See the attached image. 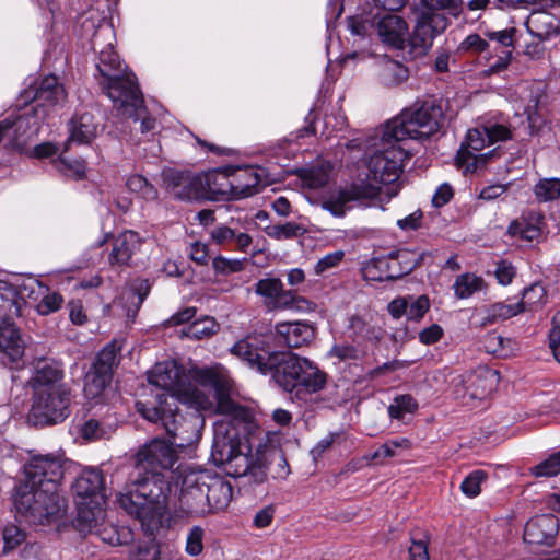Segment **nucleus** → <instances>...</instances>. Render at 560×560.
I'll return each instance as SVG.
<instances>
[{
	"instance_id": "1",
	"label": "nucleus",
	"mask_w": 560,
	"mask_h": 560,
	"mask_svg": "<svg viewBox=\"0 0 560 560\" xmlns=\"http://www.w3.org/2000/svg\"><path fill=\"white\" fill-rule=\"evenodd\" d=\"M148 380L155 387L154 393L136 402L144 419L173 433L176 423L183 420L177 402L199 412L220 415L213 423L212 462L231 477L247 474L253 465L248 435L254 429V417L250 409L231 398L232 380L224 366H194L186 371L167 360L156 363Z\"/></svg>"
},
{
	"instance_id": "2",
	"label": "nucleus",
	"mask_w": 560,
	"mask_h": 560,
	"mask_svg": "<svg viewBox=\"0 0 560 560\" xmlns=\"http://www.w3.org/2000/svg\"><path fill=\"white\" fill-rule=\"evenodd\" d=\"M172 442L154 439L141 447L136 455V465L117 502L129 515L136 517L142 529L154 535L164 527L167 500L171 494V471L177 462L175 447L183 448L195 444L199 439L196 423L179 420L175 432H167Z\"/></svg>"
},
{
	"instance_id": "3",
	"label": "nucleus",
	"mask_w": 560,
	"mask_h": 560,
	"mask_svg": "<svg viewBox=\"0 0 560 560\" xmlns=\"http://www.w3.org/2000/svg\"><path fill=\"white\" fill-rule=\"evenodd\" d=\"M410 158L409 150L405 144L394 139H386L382 130L377 149L368 161V177L370 182L358 180L339 189L332 190L322 197L319 205L335 218H343L352 209L353 202L361 200L380 199L386 194L387 198L396 196L397 189L388 187L395 183Z\"/></svg>"
},
{
	"instance_id": "4",
	"label": "nucleus",
	"mask_w": 560,
	"mask_h": 560,
	"mask_svg": "<svg viewBox=\"0 0 560 560\" xmlns=\"http://www.w3.org/2000/svg\"><path fill=\"white\" fill-rule=\"evenodd\" d=\"M177 483L180 485V491L173 512L175 521L200 518L222 512L233 497L229 481L190 465L177 467Z\"/></svg>"
},
{
	"instance_id": "5",
	"label": "nucleus",
	"mask_w": 560,
	"mask_h": 560,
	"mask_svg": "<svg viewBox=\"0 0 560 560\" xmlns=\"http://www.w3.org/2000/svg\"><path fill=\"white\" fill-rule=\"evenodd\" d=\"M22 98L24 103L33 101L34 104L0 121V143L4 141L12 148L23 147L38 132L49 112L66 102L67 92L56 75H47L26 89Z\"/></svg>"
},
{
	"instance_id": "6",
	"label": "nucleus",
	"mask_w": 560,
	"mask_h": 560,
	"mask_svg": "<svg viewBox=\"0 0 560 560\" xmlns=\"http://www.w3.org/2000/svg\"><path fill=\"white\" fill-rule=\"evenodd\" d=\"M114 38L112 25L105 23L98 25L91 40L92 48L100 55L97 63L102 77L100 85L113 104L119 103L128 112L135 113L140 102L139 88L135 75L122 69L119 57L113 47Z\"/></svg>"
},
{
	"instance_id": "7",
	"label": "nucleus",
	"mask_w": 560,
	"mask_h": 560,
	"mask_svg": "<svg viewBox=\"0 0 560 560\" xmlns=\"http://www.w3.org/2000/svg\"><path fill=\"white\" fill-rule=\"evenodd\" d=\"M273 361L278 366L272 374V381L299 400H311L327 384V374L307 358L283 352L282 355H276Z\"/></svg>"
},
{
	"instance_id": "8",
	"label": "nucleus",
	"mask_w": 560,
	"mask_h": 560,
	"mask_svg": "<svg viewBox=\"0 0 560 560\" xmlns=\"http://www.w3.org/2000/svg\"><path fill=\"white\" fill-rule=\"evenodd\" d=\"M77 517L74 525L80 533L95 528L105 516V481L96 468H85L72 485Z\"/></svg>"
},
{
	"instance_id": "9",
	"label": "nucleus",
	"mask_w": 560,
	"mask_h": 560,
	"mask_svg": "<svg viewBox=\"0 0 560 560\" xmlns=\"http://www.w3.org/2000/svg\"><path fill=\"white\" fill-rule=\"evenodd\" d=\"M14 505L26 521L44 525L61 516L63 500L59 494L58 486L24 480L16 487Z\"/></svg>"
},
{
	"instance_id": "10",
	"label": "nucleus",
	"mask_w": 560,
	"mask_h": 560,
	"mask_svg": "<svg viewBox=\"0 0 560 560\" xmlns=\"http://www.w3.org/2000/svg\"><path fill=\"white\" fill-rule=\"evenodd\" d=\"M442 107L433 101L415 104L389 120L383 128L386 139L404 144L407 139H428L441 128Z\"/></svg>"
},
{
	"instance_id": "11",
	"label": "nucleus",
	"mask_w": 560,
	"mask_h": 560,
	"mask_svg": "<svg viewBox=\"0 0 560 560\" xmlns=\"http://www.w3.org/2000/svg\"><path fill=\"white\" fill-rule=\"evenodd\" d=\"M421 5L424 10L420 12L409 37L411 47L419 54L431 48L434 38L446 30L448 19L442 11L457 16L462 11V0H421Z\"/></svg>"
},
{
	"instance_id": "12",
	"label": "nucleus",
	"mask_w": 560,
	"mask_h": 560,
	"mask_svg": "<svg viewBox=\"0 0 560 560\" xmlns=\"http://www.w3.org/2000/svg\"><path fill=\"white\" fill-rule=\"evenodd\" d=\"M71 390L58 387L32 395L28 418L34 424L47 425L63 422L70 416Z\"/></svg>"
},
{
	"instance_id": "13",
	"label": "nucleus",
	"mask_w": 560,
	"mask_h": 560,
	"mask_svg": "<svg viewBox=\"0 0 560 560\" xmlns=\"http://www.w3.org/2000/svg\"><path fill=\"white\" fill-rule=\"evenodd\" d=\"M231 353L245 362L250 369L262 375H270L276 371L278 364L273 361L276 355L283 352L271 351L267 337L262 335H247L236 341L230 349Z\"/></svg>"
},
{
	"instance_id": "14",
	"label": "nucleus",
	"mask_w": 560,
	"mask_h": 560,
	"mask_svg": "<svg viewBox=\"0 0 560 560\" xmlns=\"http://www.w3.org/2000/svg\"><path fill=\"white\" fill-rule=\"evenodd\" d=\"M62 456L59 454L35 455L25 465V480L36 483L50 482L59 487L63 477Z\"/></svg>"
},
{
	"instance_id": "15",
	"label": "nucleus",
	"mask_w": 560,
	"mask_h": 560,
	"mask_svg": "<svg viewBox=\"0 0 560 560\" xmlns=\"http://www.w3.org/2000/svg\"><path fill=\"white\" fill-rule=\"evenodd\" d=\"M164 182L173 195L182 200H200L207 198L203 174L167 170L163 173Z\"/></svg>"
},
{
	"instance_id": "16",
	"label": "nucleus",
	"mask_w": 560,
	"mask_h": 560,
	"mask_svg": "<svg viewBox=\"0 0 560 560\" xmlns=\"http://www.w3.org/2000/svg\"><path fill=\"white\" fill-rule=\"evenodd\" d=\"M150 283L147 279H135L128 283L121 295L109 307L115 314H125L128 320H133L143 301L150 292Z\"/></svg>"
},
{
	"instance_id": "17",
	"label": "nucleus",
	"mask_w": 560,
	"mask_h": 560,
	"mask_svg": "<svg viewBox=\"0 0 560 560\" xmlns=\"http://www.w3.org/2000/svg\"><path fill=\"white\" fill-rule=\"evenodd\" d=\"M372 24L376 27L380 38L385 44L395 48H404L408 40V25L400 16L384 13L374 16Z\"/></svg>"
},
{
	"instance_id": "18",
	"label": "nucleus",
	"mask_w": 560,
	"mask_h": 560,
	"mask_svg": "<svg viewBox=\"0 0 560 560\" xmlns=\"http://www.w3.org/2000/svg\"><path fill=\"white\" fill-rule=\"evenodd\" d=\"M22 295L27 298L31 302L36 303V310L40 315H48L58 311L62 303V296L42 282L30 279L22 285Z\"/></svg>"
},
{
	"instance_id": "19",
	"label": "nucleus",
	"mask_w": 560,
	"mask_h": 560,
	"mask_svg": "<svg viewBox=\"0 0 560 560\" xmlns=\"http://www.w3.org/2000/svg\"><path fill=\"white\" fill-rule=\"evenodd\" d=\"M62 380L63 371L57 362L39 360L35 365L28 384L33 395H36L52 388L67 387Z\"/></svg>"
},
{
	"instance_id": "20",
	"label": "nucleus",
	"mask_w": 560,
	"mask_h": 560,
	"mask_svg": "<svg viewBox=\"0 0 560 560\" xmlns=\"http://www.w3.org/2000/svg\"><path fill=\"white\" fill-rule=\"evenodd\" d=\"M511 138V130L502 124H489L469 129L465 142L460 145L477 153L487 145Z\"/></svg>"
},
{
	"instance_id": "21",
	"label": "nucleus",
	"mask_w": 560,
	"mask_h": 560,
	"mask_svg": "<svg viewBox=\"0 0 560 560\" xmlns=\"http://www.w3.org/2000/svg\"><path fill=\"white\" fill-rule=\"evenodd\" d=\"M558 532V518L553 514H542L526 523L524 540L530 545H551Z\"/></svg>"
},
{
	"instance_id": "22",
	"label": "nucleus",
	"mask_w": 560,
	"mask_h": 560,
	"mask_svg": "<svg viewBox=\"0 0 560 560\" xmlns=\"http://www.w3.org/2000/svg\"><path fill=\"white\" fill-rule=\"evenodd\" d=\"M411 268L399 267L398 256L375 257L362 267V276L366 281H387L401 277Z\"/></svg>"
},
{
	"instance_id": "23",
	"label": "nucleus",
	"mask_w": 560,
	"mask_h": 560,
	"mask_svg": "<svg viewBox=\"0 0 560 560\" xmlns=\"http://www.w3.org/2000/svg\"><path fill=\"white\" fill-rule=\"evenodd\" d=\"M280 343L289 348L308 345L315 336V328L306 322H282L275 327Z\"/></svg>"
},
{
	"instance_id": "24",
	"label": "nucleus",
	"mask_w": 560,
	"mask_h": 560,
	"mask_svg": "<svg viewBox=\"0 0 560 560\" xmlns=\"http://www.w3.org/2000/svg\"><path fill=\"white\" fill-rule=\"evenodd\" d=\"M206 199L218 200L236 198L232 183L231 166L217 168L203 174Z\"/></svg>"
},
{
	"instance_id": "25",
	"label": "nucleus",
	"mask_w": 560,
	"mask_h": 560,
	"mask_svg": "<svg viewBox=\"0 0 560 560\" xmlns=\"http://www.w3.org/2000/svg\"><path fill=\"white\" fill-rule=\"evenodd\" d=\"M98 124L90 112H78L69 121V138L66 149L70 143L88 144L97 135Z\"/></svg>"
},
{
	"instance_id": "26",
	"label": "nucleus",
	"mask_w": 560,
	"mask_h": 560,
	"mask_svg": "<svg viewBox=\"0 0 560 560\" xmlns=\"http://www.w3.org/2000/svg\"><path fill=\"white\" fill-rule=\"evenodd\" d=\"M141 238L137 232L125 231L114 238L108 260L112 266L128 265L139 250Z\"/></svg>"
},
{
	"instance_id": "27",
	"label": "nucleus",
	"mask_w": 560,
	"mask_h": 560,
	"mask_svg": "<svg viewBox=\"0 0 560 560\" xmlns=\"http://www.w3.org/2000/svg\"><path fill=\"white\" fill-rule=\"evenodd\" d=\"M467 381H469V400H481L497 387L500 376L497 370L479 366L468 372Z\"/></svg>"
},
{
	"instance_id": "28",
	"label": "nucleus",
	"mask_w": 560,
	"mask_h": 560,
	"mask_svg": "<svg viewBox=\"0 0 560 560\" xmlns=\"http://www.w3.org/2000/svg\"><path fill=\"white\" fill-rule=\"evenodd\" d=\"M526 28L529 34L539 40H549L560 33V26L556 18L546 11L532 12L526 22Z\"/></svg>"
},
{
	"instance_id": "29",
	"label": "nucleus",
	"mask_w": 560,
	"mask_h": 560,
	"mask_svg": "<svg viewBox=\"0 0 560 560\" xmlns=\"http://www.w3.org/2000/svg\"><path fill=\"white\" fill-rule=\"evenodd\" d=\"M232 183L234 187V196L236 198L247 197L257 191V187L261 184L260 172L252 166L233 167Z\"/></svg>"
},
{
	"instance_id": "30",
	"label": "nucleus",
	"mask_w": 560,
	"mask_h": 560,
	"mask_svg": "<svg viewBox=\"0 0 560 560\" xmlns=\"http://www.w3.org/2000/svg\"><path fill=\"white\" fill-rule=\"evenodd\" d=\"M330 172V163L319 162L316 165L299 170L298 177L301 182L302 188L316 191L328 184Z\"/></svg>"
},
{
	"instance_id": "31",
	"label": "nucleus",
	"mask_w": 560,
	"mask_h": 560,
	"mask_svg": "<svg viewBox=\"0 0 560 560\" xmlns=\"http://www.w3.org/2000/svg\"><path fill=\"white\" fill-rule=\"evenodd\" d=\"M0 351L12 363L19 362L23 357L24 342L13 324L5 323L3 326H0Z\"/></svg>"
},
{
	"instance_id": "32",
	"label": "nucleus",
	"mask_w": 560,
	"mask_h": 560,
	"mask_svg": "<svg viewBox=\"0 0 560 560\" xmlns=\"http://www.w3.org/2000/svg\"><path fill=\"white\" fill-rule=\"evenodd\" d=\"M101 520L95 528L86 534H96L104 542L112 546L127 545L133 538L132 530L127 526H118L113 523L104 524Z\"/></svg>"
},
{
	"instance_id": "33",
	"label": "nucleus",
	"mask_w": 560,
	"mask_h": 560,
	"mask_svg": "<svg viewBox=\"0 0 560 560\" xmlns=\"http://www.w3.org/2000/svg\"><path fill=\"white\" fill-rule=\"evenodd\" d=\"M408 69L400 62L383 58L377 65V77L384 86H396L407 80Z\"/></svg>"
},
{
	"instance_id": "34",
	"label": "nucleus",
	"mask_w": 560,
	"mask_h": 560,
	"mask_svg": "<svg viewBox=\"0 0 560 560\" xmlns=\"http://www.w3.org/2000/svg\"><path fill=\"white\" fill-rule=\"evenodd\" d=\"M495 150L487 153L477 154L464 147H460L456 154V165L464 174H474L485 168L488 160L493 155Z\"/></svg>"
},
{
	"instance_id": "35",
	"label": "nucleus",
	"mask_w": 560,
	"mask_h": 560,
	"mask_svg": "<svg viewBox=\"0 0 560 560\" xmlns=\"http://www.w3.org/2000/svg\"><path fill=\"white\" fill-rule=\"evenodd\" d=\"M126 186L128 190L145 202H153L159 199V191L144 176L132 174L127 177Z\"/></svg>"
},
{
	"instance_id": "36",
	"label": "nucleus",
	"mask_w": 560,
	"mask_h": 560,
	"mask_svg": "<svg viewBox=\"0 0 560 560\" xmlns=\"http://www.w3.org/2000/svg\"><path fill=\"white\" fill-rule=\"evenodd\" d=\"M487 316L483 319V324H493L500 319H509L524 312V303L520 302H499L490 305L487 308Z\"/></svg>"
},
{
	"instance_id": "37",
	"label": "nucleus",
	"mask_w": 560,
	"mask_h": 560,
	"mask_svg": "<svg viewBox=\"0 0 560 560\" xmlns=\"http://www.w3.org/2000/svg\"><path fill=\"white\" fill-rule=\"evenodd\" d=\"M533 192L538 202H549L560 198V178H540L533 187Z\"/></svg>"
},
{
	"instance_id": "38",
	"label": "nucleus",
	"mask_w": 560,
	"mask_h": 560,
	"mask_svg": "<svg viewBox=\"0 0 560 560\" xmlns=\"http://www.w3.org/2000/svg\"><path fill=\"white\" fill-rule=\"evenodd\" d=\"M219 325L214 318L205 316L182 329V335L192 339H202L217 332Z\"/></svg>"
},
{
	"instance_id": "39",
	"label": "nucleus",
	"mask_w": 560,
	"mask_h": 560,
	"mask_svg": "<svg viewBox=\"0 0 560 560\" xmlns=\"http://www.w3.org/2000/svg\"><path fill=\"white\" fill-rule=\"evenodd\" d=\"M112 376L106 372L92 369L85 376L84 393L88 398L98 397L109 384Z\"/></svg>"
},
{
	"instance_id": "40",
	"label": "nucleus",
	"mask_w": 560,
	"mask_h": 560,
	"mask_svg": "<svg viewBox=\"0 0 560 560\" xmlns=\"http://www.w3.org/2000/svg\"><path fill=\"white\" fill-rule=\"evenodd\" d=\"M483 287V280L472 273H464L456 278L453 285L455 295L459 299H467L474 293L480 291Z\"/></svg>"
},
{
	"instance_id": "41",
	"label": "nucleus",
	"mask_w": 560,
	"mask_h": 560,
	"mask_svg": "<svg viewBox=\"0 0 560 560\" xmlns=\"http://www.w3.org/2000/svg\"><path fill=\"white\" fill-rule=\"evenodd\" d=\"M417 410L418 402L410 395H398L388 406L389 417L397 420H402L407 415H413Z\"/></svg>"
},
{
	"instance_id": "42",
	"label": "nucleus",
	"mask_w": 560,
	"mask_h": 560,
	"mask_svg": "<svg viewBox=\"0 0 560 560\" xmlns=\"http://www.w3.org/2000/svg\"><path fill=\"white\" fill-rule=\"evenodd\" d=\"M206 529L200 525L191 526L185 537V552L189 557H198L205 549Z\"/></svg>"
},
{
	"instance_id": "43",
	"label": "nucleus",
	"mask_w": 560,
	"mask_h": 560,
	"mask_svg": "<svg viewBox=\"0 0 560 560\" xmlns=\"http://www.w3.org/2000/svg\"><path fill=\"white\" fill-rule=\"evenodd\" d=\"M512 236H518L522 240L533 242L537 241L541 235V228L536 223L527 222L526 220L512 222L508 229Z\"/></svg>"
},
{
	"instance_id": "44",
	"label": "nucleus",
	"mask_w": 560,
	"mask_h": 560,
	"mask_svg": "<svg viewBox=\"0 0 560 560\" xmlns=\"http://www.w3.org/2000/svg\"><path fill=\"white\" fill-rule=\"evenodd\" d=\"M283 283L278 278H265L260 279L255 284V293L265 299V304L269 307L270 303L275 301L277 295L281 293Z\"/></svg>"
},
{
	"instance_id": "45",
	"label": "nucleus",
	"mask_w": 560,
	"mask_h": 560,
	"mask_svg": "<svg viewBox=\"0 0 560 560\" xmlns=\"http://www.w3.org/2000/svg\"><path fill=\"white\" fill-rule=\"evenodd\" d=\"M139 100H140V102H139V105H137L135 113L128 112L126 108L120 106L119 103L114 104V106L117 108V110L120 112L121 115L133 118L135 121L140 120L141 121V127H140L141 132L145 133V132L154 130L155 119L145 115V107L143 106V100H142V96L140 93H139Z\"/></svg>"
},
{
	"instance_id": "46",
	"label": "nucleus",
	"mask_w": 560,
	"mask_h": 560,
	"mask_svg": "<svg viewBox=\"0 0 560 560\" xmlns=\"http://www.w3.org/2000/svg\"><path fill=\"white\" fill-rule=\"evenodd\" d=\"M410 442L407 439L392 440L381 445L372 455L371 459L377 463H382L387 458H392L398 455L397 448H408Z\"/></svg>"
},
{
	"instance_id": "47",
	"label": "nucleus",
	"mask_w": 560,
	"mask_h": 560,
	"mask_svg": "<svg viewBox=\"0 0 560 560\" xmlns=\"http://www.w3.org/2000/svg\"><path fill=\"white\" fill-rule=\"evenodd\" d=\"M363 351L350 343H337L328 352L329 358H335L339 362L357 361L363 357Z\"/></svg>"
},
{
	"instance_id": "48",
	"label": "nucleus",
	"mask_w": 560,
	"mask_h": 560,
	"mask_svg": "<svg viewBox=\"0 0 560 560\" xmlns=\"http://www.w3.org/2000/svg\"><path fill=\"white\" fill-rule=\"evenodd\" d=\"M2 536L4 552L15 549L26 539L25 530L12 523L4 526Z\"/></svg>"
},
{
	"instance_id": "49",
	"label": "nucleus",
	"mask_w": 560,
	"mask_h": 560,
	"mask_svg": "<svg viewBox=\"0 0 560 560\" xmlns=\"http://www.w3.org/2000/svg\"><path fill=\"white\" fill-rule=\"evenodd\" d=\"M545 298H546L545 288L539 283H535L524 290L523 299H522V301H518V302L524 303V311H526V310L532 311V310L536 308L537 306L542 305L545 303Z\"/></svg>"
},
{
	"instance_id": "50",
	"label": "nucleus",
	"mask_w": 560,
	"mask_h": 560,
	"mask_svg": "<svg viewBox=\"0 0 560 560\" xmlns=\"http://www.w3.org/2000/svg\"><path fill=\"white\" fill-rule=\"evenodd\" d=\"M536 477H553L560 472V451L530 468Z\"/></svg>"
},
{
	"instance_id": "51",
	"label": "nucleus",
	"mask_w": 560,
	"mask_h": 560,
	"mask_svg": "<svg viewBox=\"0 0 560 560\" xmlns=\"http://www.w3.org/2000/svg\"><path fill=\"white\" fill-rule=\"evenodd\" d=\"M486 479L487 474L483 470H474L462 481L460 490L465 495L475 498L480 493L481 483Z\"/></svg>"
},
{
	"instance_id": "52",
	"label": "nucleus",
	"mask_w": 560,
	"mask_h": 560,
	"mask_svg": "<svg viewBox=\"0 0 560 560\" xmlns=\"http://www.w3.org/2000/svg\"><path fill=\"white\" fill-rule=\"evenodd\" d=\"M58 170L68 177L81 179L85 175L86 166L83 160H71L66 156H61L59 159Z\"/></svg>"
},
{
	"instance_id": "53",
	"label": "nucleus",
	"mask_w": 560,
	"mask_h": 560,
	"mask_svg": "<svg viewBox=\"0 0 560 560\" xmlns=\"http://www.w3.org/2000/svg\"><path fill=\"white\" fill-rule=\"evenodd\" d=\"M117 348L114 343L106 346L97 355L93 369L106 372L112 376V368L116 362Z\"/></svg>"
},
{
	"instance_id": "54",
	"label": "nucleus",
	"mask_w": 560,
	"mask_h": 560,
	"mask_svg": "<svg viewBox=\"0 0 560 560\" xmlns=\"http://www.w3.org/2000/svg\"><path fill=\"white\" fill-rule=\"evenodd\" d=\"M350 329L353 335L358 338H362L365 340H377L380 338L378 331L363 320L361 317L354 316L350 320Z\"/></svg>"
},
{
	"instance_id": "55",
	"label": "nucleus",
	"mask_w": 560,
	"mask_h": 560,
	"mask_svg": "<svg viewBox=\"0 0 560 560\" xmlns=\"http://www.w3.org/2000/svg\"><path fill=\"white\" fill-rule=\"evenodd\" d=\"M468 373L465 374H456L450 381V386L452 388L453 395L456 399L463 401V404L469 402V381Z\"/></svg>"
},
{
	"instance_id": "56",
	"label": "nucleus",
	"mask_w": 560,
	"mask_h": 560,
	"mask_svg": "<svg viewBox=\"0 0 560 560\" xmlns=\"http://www.w3.org/2000/svg\"><path fill=\"white\" fill-rule=\"evenodd\" d=\"M429 307L430 303L427 296H408L407 318L411 320H419L428 312Z\"/></svg>"
},
{
	"instance_id": "57",
	"label": "nucleus",
	"mask_w": 560,
	"mask_h": 560,
	"mask_svg": "<svg viewBox=\"0 0 560 560\" xmlns=\"http://www.w3.org/2000/svg\"><path fill=\"white\" fill-rule=\"evenodd\" d=\"M244 264L240 259H231L223 256H217L212 260V268L217 273L231 275L243 269Z\"/></svg>"
},
{
	"instance_id": "58",
	"label": "nucleus",
	"mask_w": 560,
	"mask_h": 560,
	"mask_svg": "<svg viewBox=\"0 0 560 560\" xmlns=\"http://www.w3.org/2000/svg\"><path fill=\"white\" fill-rule=\"evenodd\" d=\"M130 560H163L159 546L150 540L149 542L139 545L130 555Z\"/></svg>"
},
{
	"instance_id": "59",
	"label": "nucleus",
	"mask_w": 560,
	"mask_h": 560,
	"mask_svg": "<svg viewBox=\"0 0 560 560\" xmlns=\"http://www.w3.org/2000/svg\"><path fill=\"white\" fill-rule=\"evenodd\" d=\"M510 342V339H505L495 332H491L486 336L483 345L487 352L499 357H505L509 354V351L505 349V343Z\"/></svg>"
},
{
	"instance_id": "60",
	"label": "nucleus",
	"mask_w": 560,
	"mask_h": 560,
	"mask_svg": "<svg viewBox=\"0 0 560 560\" xmlns=\"http://www.w3.org/2000/svg\"><path fill=\"white\" fill-rule=\"evenodd\" d=\"M300 226L293 222H288L285 224H277L266 228V233L270 237L282 240V238H291L300 233Z\"/></svg>"
},
{
	"instance_id": "61",
	"label": "nucleus",
	"mask_w": 560,
	"mask_h": 560,
	"mask_svg": "<svg viewBox=\"0 0 560 560\" xmlns=\"http://www.w3.org/2000/svg\"><path fill=\"white\" fill-rule=\"evenodd\" d=\"M488 48V42L479 34L468 35L459 45L458 50L464 52H483Z\"/></svg>"
},
{
	"instance_id": "62",
	"label": "nucleus",
	"mask_w": 560,
	"mask_h": 560,
	"mask_svg": "<svg viewBox=\"0 0 560 560\" xmlns=\"http://www.w3.org/2000/svg\"><path fill=\"white\" fill-rule=\"evenodd\" d=\"M343 257H345V253L342 250H336V252L325 255L314 266L315 273L323 275L327 270L337 267L340 264V261L343 259Z\"/></svg>"
},
{
	"instance_id": "63",
	"label": "nucleus",
	"mask_w": 560,
	"mask_h": 560,
	"mask_svg": "<svg viewBox=\"0 0 560 560\" xmlns=\"http://www.w3.org/2000/svg\"><path fill=\"white\" fill-rule=\"evenodd\" d=\"M236 231L226 225H218L210 232L211 240L218 245H228L234 241Z\"/></svg>"
},
{
	"instance_id": "64",
	"label": "nucleus",
	"mask_w": 560,
	"mask_h": 560,
	"mask_svg": "<svg viewBox=\"0 0 560 560\" xmlns=\"http://www.w3.org/2000/svg\"><path fill=\"white\" fill-rule=\"evenodd\" d=\"M549 346L556 360L560 363V311L552 319V328L549 334Z\"/></svg>"
}]
</instances>
